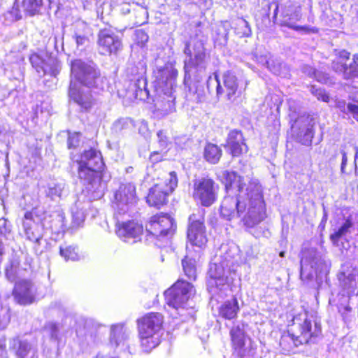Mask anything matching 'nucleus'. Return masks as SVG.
I'll return each instance as SVG.
<instances>
[{
  "label": "nucleus",
  "mask_w": 358,
  "mask_h": 358,
  "mask_svg": "<svg viewBox=\"0 0 358 358\" xmlns=\"http://www.w3.org/2000/svg\"><path fill=\"white\" fill-rule=\"evenodd\" d=\"M224 147L233 157H239L248 150L243 134L238 129H232L229 132Z\"/></svg>",
  "instance_id": "b1692460"
},
{
  "label": "nucleus",
  "mask_w": 358,
  "mask_h": 358,
  "mask_svg": "<svg viewBox=\"0 0 358 358\" xmlns=\"http://www.w3.org/2000/svg\"><path fill=\"white\" fill-rule=\"evenodd\" d=\"M125 331L122 324H115L111 327L110 341L115 347L119 346L126 339Z\"/></svg>",
  "instance_id": "4c0bfd02"
},
{
  "label": "nucleus",
  "mask_w": 358,
  "mask_h": 358,
  "mask_svg": "<svg viewBox=\"0 0 358 358\" xmlns=\"http://www.w3.org/2000/svg\"><path fill=\"white\" fill-rule=\"evenodd\" d=\"M80 142L79 134L77 133L70 134L68 138V148H74L78 146Z\"/></svg>",
  "instance_id": "5fc2aeb1"
},
{
  "label": "nucleus",
  "mask_w": 358,
  "mask_h": 358,
  "mask_svg": "<svg viewBox=\"0 0 358 358\" xmlns=\"http://www.w3.org/2000/svg\"><path fill=\"white\" fill-rule=\"evenodd\" d=\"M75 28L73 38L76 41L77 48L83 49L89 42L88 38L82 31L86 28V24L83 22H78L75 24Z\"/></svg>",
  "instance_id": "e433bc0d"
},
{
  "label": "nucleus",
  "mask_w": 358,
  "mask_h": 358,
  "mask_svg": "<svg viewBox=\"0 0 358 358\" xmlns=\"http://www.w3.org/2000/svg\"><path fill=\"white\" fill-rule=\"evenodd\" d=\"M36 291V287L31 281L23 280L16 282L13 293L19 303L26 305L34 302Z\"/></svg>",
  "instance_id": "5701e85b"
},
{
  "label": "nucleus",
  "mask_w": 358,
  "mask_h": 358,
  "mask_svg": "<svg viewBox=\"0 0 358 358\" xmlns=\"http://www.w3.org/2000/svg\"><path fill=\"white\" fill-rule=\"evenodd\" d=\"M161 155L158 152H153L150 156V159L152 162H157L161 160Z\"/></svg>",
  "instance_id": "69168bd1"
},
{
  "label": "nucleus",
  "mask_w": 358,
  "mask_h": 358,
  "mask_svg": "<svg viewBox=\"0 0 358 358\" xmlns=\"http://www.w3.org/2000/svg\"><path fill=\"white\" fill-rule=\"evenodd\" d=\"M29 62L39 76L50 75L56 77L60 70L58 60L45 52L31 54Z\"/></svg>",
  "instance_id": "2eb2a0df"
},
{
  "label": "nucleus",
  "mask_w": 358,
  "mask_h": 358,
  "mask_svg": "<svg viewBox=\"0 0 358 358\" xmlns=\"http://www.w3.org/2000/svg\"><path fill=\"white\" fill-rule=\"evenodd\" d=\"M78 164L79 178L87 185L86 189L90 199H101L105 192L106 183L101 174L104 164L101 152L94 148L85 150L78 159H73Z\"/></svg>",
  "instance_id": "20e7f679"
},
{
  "label": "nucleus",
  "mask_w": 358,
  "mask_h": 358,
  "mask_svg": "<svg viewBox=\"0 0 358 358\" xmlns=\"http://www.w3.org/2000/svg\"><path fill=\"white\" fill-rule=\"evenodd\" d=\"M222 155L221 148L213 143H208L205 146L203 156L205 159L213 164H217Z\"/></svg>",
  "instance_id": "72a5a7b5"
},
{
  "label": "nucleus",
  "mask_w": 358,
  "mask_h": 358,
  "mask_svg": "<svg viewBox=\"0 0 358 358\" xmlns=\"http://www.w3.org/2000/svg\"><path fill=\"white\" fill-rule=\"evenodd\" d=\"M329 269V263L320 252L315 248L302 251L300 277L303 281L312 280L315 276L322 278L327 274Z\"/></svg>",
  "instance_id": "6e6552de"
},
{
  "label": "nucleus",
  "mask_w": 358,
  "mask_h": 358,
  "mask_svg": "<svg viewBox=\"0 0 358 358\" xmlns=\"http://www.w3.org/2000/svg\"><path fill=\"white\" fill-rule=\"evenodd\" d=\"M301 71L305 75L313 78L316 70L309 65H303L301 67Z\"/></svg>",
  "instance_id": "13d9d810"
},
{
  "label": "nucleus",
  "mask_w": 358,
  "mask_h": 358,
  "mask_svg": "<svg viewBox=\"0 0 358 358\" xmlns=\"http://www.w3.org/2000/svg\"><path fill=\"white\" fill-rule=\"evenodd\" d=\"M338 278L343 294H346L348 297L358 295V268L345 264L342 266Z\"/></svg>",
  "instance_id": "a211bd4d"
},
{
  "label": "nucleus",
  "mask_w": 358,
  "mask_h": 358,
  "mask_svg": "<svg viewBox=\"0 0 358 358\" xmlns=\"http://www.w3.org/2000/svg\"><path fill=\"white\" fill-rule=\"evenodd\" d=\"M189 222L187 234V240L192 245L201 248L207 241L203 224L199 220L194 221L193 215L189 217Z\"/></svg>",
  "instance_id": "393cba45"
},
{
  "label": "nucleus",
  "mask_w": 358,
  "mask_h": 358,
  "mask_svg": "<svg viewBox=\"0 0 358 358\" xmlns=\"http://www.w3.org/2000/svg\"><path fill=\"white\" fill-rule=\"evenodd\" d=\"M157 136L159 146L162 148H166L169 143V138L166 134L164 132V131L160 130L157 132Z\"/></svg>",
  "instance_id": "864d4df0"
},
{
  "label": "nucleus",
  "mask_w": 358,
  "mask_h": 358,
  "mask_svg": "<svg viewBox=\"0 0 358 358\" xmlns=\"http://www.w3.org/2000/svg\"><path fill=\"white\" fill-rule=\"evenodd\" d=\"M98 45L101 54H116L122 49V41L111 29H103L98 34Z\"/></svg>",
  "instance_id": "6ab92c4d"
},
{
  "label": "nucleus",
  "mask_w": 358,
  "mask_h": 358,
  "mask_svg": "<svg viewBox=\"0 0 358 358\" xmlns=\"http://www.w3.org/2000/svg\"><path fill=\"white\" fill-rule=\"evenodd\" d=\"M65 183L62 181L52 180L43 187L47 197L52 200L61 199L65 192Z\"/></svg>",
  "instance_id": "c756f323"
},
{
  "label": "nucleus",
  "mask_w": 358,
  "mask_h": 358,
  "mask_svg": "<svg viewBox=\"0 0 358 358\" xmlns=\"http://www.w3.org/2000/svg\"><path fill=\"white\" fill-rule=\"evenodd\" d=\"M137 202L136 187L132 183L121 184L114 194V207L119 214L127 213Z\"/></svg>",
  "instance_id": "dca6fc26"
},
{
  "label": "nucleus",
  "mask_w": 358,
  "mask_h": 358,
  "mask_svg": "<svg viewBox=\"0 0 358 358\" xmlns=\"http://www.w3.org/2000/svg\"><path fill=\"white\" fill-rule=\"evenodd\" d=\"M44 209L35 206L24 215L22 226L26 238L34 243L40 244L45 229L42 222L44 220Z\"/></svg>",
  "instance_id": "f8f14e48"
},
{
  "label": "nucleus",
  "mask_w": 358,
  "mask_h": 358,
  "mask_svg": "<svg viewBox=\"0 0 358 358\" xmlns=\"http://www.w3.org/2000/svg\"><path fill=\"white\" fill-rule=\"evenodd\" d=\"M353 223L351 220L346 219L334 233L331 234L330 238L334 244L337 245L340 238L345 236L348 233L350 232V229L352 227Z\"/></svg>",
  "instance_id": "ea45409f"
},
{
  "label": "nucleus",
  "mask_w": 358,
  "mask_h": 358,
  "mask_svg": "<svg viewBox=\"0 0 358 358\" xmlns=\"http://www.w3.org/2000/svg\"><path fill=\"white\" fill-rule=\"evenodd\" d=\"M350 52L345 50H340L337 54L338 57L343 59H348L350 57Z\"/></svg>",
  "instance_id": "0e129e2a"
},
{
  "label": "nucleus",
  "mask_w": 358,
  "mask_h": 358,
  "mask_svg": "<svg viewBox=\"0 0 358 358\" xmlns=\"http://www.w3.org/2000/svg\"><path fill=\"white\" fill-rule=\"evenodd\" d=\"M132 127L133 122L130 118H120L113 123L112 129L115 133H122Z\"/></svg>",
  "instance_id": "49530a36"
},
{
  "label": "nucleus",
  "mask_w": 358,
  "mask_h": 358,
  "mask_svg": "<svg viewBox=\"0 0 358 358\" xmlns=\"http://www.w3.org/2000/svg\"><path fill=\"white\" fill-rule=\"evenodd\" d=\"M182 266L185 275L189 279L195 280L196 278V267L194 259L185 257L182 261Z\"/></svg>",
  "instance_id": "79ce46f5"
},
{
  "label": "nucleus",
  "mask_w": 358,
  "mask_h": 358,
  "mask_svg": "<svg viewBox=\"0 0 358 358\" xmlns=\"http://www.w3.org/2000/svg\"><path fill=\"white\" fill-rule=\"evenodd\" d=\"M355 173L358 175V150H357L355 155Z\"/></svg>",
  "instance_id": "774afa93"
},
{
  "label": "nucleus",
  "mask_w": 358,
  "mask_h": 358,
  "mask_svg": "<svg viewBox=\"0 0 358 358\" xmlns=\"http://www.w3.org/2000/svg\"><path fill=\"white\" fill-rule=\"evenodd\" d=\"M20 273V261L17 258L10 259L5 267V276L6 279L10 282H15Z\"/></svg>",
  "instance_id": "f704fd0d"
},
{
  "label": "nucleus",
  "mask_w": 358,
  "mask_h": 358,
  "mask_svg": "<svg viewBox=\"0 0 358 358\" xmlns=\"http://www.w3.org/2000/svg\"><path fill=\"white\" fill-rule=\"evenodd\" d=\"M71 71L72 79L82 85L88 88L103 89V78L94 62L76 59L71 62Z\"/></svg>",
  "instance_id": "9d476101"
},
{
  "label": "nucleus",
  "mask_w": 358,
  "mask_h": 358,
  "mask_svg": "<svg viewBox=\"0 0 358 358\" xmlns=\"http://www.w3.org/2000/svg\"><path fill=\"white\" fill-rule=\"evenodd\" d=\"M206 87L210 94L214 90L218 99H223L229 102H234L241 94L238 87L237 77L231 71H227L222 76V83L216 73L210 76L206 81Z\"/></svg>",
  "instance_id": "1a4fd4ad"
},
{
  "label": "nucleus",
  "mask_w": 358,
  "mask_h": 358,
  "mask_svg": "<svg viewBox=\"0 0 358 358\" xmlns=\"http://www.w3.org/2000/svg\"><path fill=\"white\" fill-rule=\"evenodd\" d=\"M23 199L25 201V202H27L29 206H34L37 203V198L33 199H31V201L29 199H31V196L29 194H25L23 196Z\"/></svg>",
  "instance_id": "e2e57ef3"
},
{
  "label": "nucleus",
  "mask_w": 358,
  "mask_h": 358,
  "mask_svg": "<svg viewBox=\"0 0 358 358\" xmlns=\"http://www.w3.org/2000/svg\"><path fill=\"white\" fill-rule=\"evenodd\" d=\"M9 345L15 350L17 358H38L37 346L33 343L14 338L10 341Z\"/></svg>",
  "instance_id": "a878e982"
},
{
  "label": "nucleus",
  "mask_w": 358,
  "mask_h": 358,
  "mask_svg": "<svg viewBox=\"0 0 358 358\" xmlns=\"http://www.w3.org/2000/svg\"><path fill=\"white\" fill-rule=\"evenodd\" d=\"M41 5L38 0H23L22 7L26 13L30 15H34L38 12Z\"/></svg>",
  "instance_id": "de8ad7c7"
},
{
  "label": "nucleus",
  "mask_w": 358,
  "mask_h": 358,
  "mask_svg": "<svg viewBox=\"0 0 358 358\" xmlns=\"http://www.w3.org/2000/svg\"><path fill=\"white\" fill-rule=\"evenodd\" d=\"M133 14L135 17L134 25L141 26L145 23L148 20V13L145 8L138 4L133 3Z\"/></svg>",
  "instance_id": "37998d69"
},
{
  "label": "nucleus",
  "mask_w": 358,
  "mask_h": 358,
  "mask_svg": "<svg viewBox=\"0 0 358 358\" xmlns=\"http://www.w3.org/2000/svg\"><path fill=\"white\" fill-rule=\"evenodd\" d=\"M321 333L320 320L303 310L293 317L289 330L281 336L280 345L285 352H289L296 347L318 337Z\"/></svg>",
  "instance_id": "39448f33"
},
{
  "label": "nucleus",
  "mask_w": 358,
  "mask_h": 358,
  "mask_svg": "<svg viewBox=\"0 0 358 358\" xmlns=\"http://www.w3.org/2000/svg\"><path fill=\"white\" fill-rule=\"evenodd\" d=\"M194 294L192 285L183 280H178L164 292L166 304L177 310L192 307L189 300Z\"/></svg>",
  "instance_id": "9b49d317"
},
{
  "label": "nucleus",
  "mask_w": 358,
  "mask_h": 358,
  "mask_svg": "<svg viewBox=\"0 0 358 358\" xmlns=\"http://www.w3.org/2000/svg\"><path fill=\"white\" fill-rule=\"evenodd\" d=\"M332 69L338 73L342 74L343 78L348 80L358 76V71L355 66L350 65L348 66L338 61L332 62Z\"/></svg>",
  "instance_id": "2f4dec72"
},
{
  "label": "nucleus",
  "mask_w": 358,
  "mask_h": 358,
  "mask_svg": "<svg viewBox=\"0 0 358 358\" xmlns=\"http://www.w3.org/2000/svg\"><path fill=\"white\" fill-rule=\"evenodd\" d=\"M334 106L339 109L341 112L348 114V103L347 104L345 100L336 99L334 101Z\"/></svg>",
  "instance_id": "6e6d98bb"
},
{
  "label": "nucleus",
  "mask_w": 358,
  "mask_h": 358,
  "mask_svg": "<svg viewBox=\"0 0 358 358\" xmlns=\"http://www.w3.org/2000/svg\"><path fill=\"white\" fill-rule=\"evenodd\" d=\"M136 41L138 45L143 47L148 41V36L143 30H137L135 34Z\"/></svg>",
  "instance_id": "3c124183"
},
{
  "label": "nucleus",
  "mask_w": 358,
  "mask_h": 358,
  "mask_svg": "<svg viewBox=\"0 0 358 358\" xmlns=\"http://www.w3.org/2000/svg\"><path fill=\"white\" fill-rule=\"evenodd\" d=\"M298 141L304 145H310L314 136L315 122L309 116L299 118L295 123Z\"/></svg>",
  "instance_id": "4be33fe9"
},
{
  "label": "nucleus",
  "mask_w": 358,
  "mask_h": 358,
  "mask_svg": "<svg viewBox=\"0 0 358 358\" xmlns=\"http://www.w3.org/2000/svg\"><path fill=\"white\" fill-rule=\"evenodd\" d=\"M239 310L238 303L236 299L225 301L220 308V315L227 319H234Z\"/></svg>",
  "instance_id": "473e14b6"
},
{
  "label": "nucleus",
  "mask_w": 358,
  "mask_h": 358,
  "mask_svg": "<svg viewBox=\"0 0 358 358\" xmlns=\"http://www.w3.org/2000/svg\"><path fill=\"white\" fill-rule=\"evenodd\" d=\"M80 202L77 201L75 206L72 208V222L75 227L80 226L85 221V213L83 208L79 209Z\"/></svg>",
  "instance_id": "a18cd8bd"
},
{
  "label": "nucleus",
  "mask_w": 358,
  "mask_h": 358,
  "mask_svg": "<svg viewBox=\"0 0 358 358\" xmlns=\"http://www.w3.org/2000/svg\"><path fill=\"white\" fill-rule=\"evenodd\" d=\"M227 195L220 206V215L227 220L241 217L243 224L252 228L266 217L261 185L255 180L248 184L234 171L222 173Z\"/></svg>",
  "instance_id": "f257e3e1"
},
{
  "label": "nucleus",
  "mask_w": 358,
  "mask_h": 358,
  "mask_svg": "<svg viewBox=\"0 0 358 358\" xmlns=\"http://www.w3.org/2000/svg\"><path fill=\"white\" fill-rule=\"evenodd\" d=\"M176 222L168 214H159L152 216L146 225L147 232L158 241H167L174 234Z\"/></svg>",
  "instance_id": "4468645a"
},
{
  "label": "nucleus",
  "mask_w": 358,
  "mask_h": 358,
  "mask_svg": "<svg viewBox=\"0 0 358 358\" xmlns=\"http://www.w3.org/2000/svg\"><path fill=\"white\" fill-rule=\"evenodd\" d=\"M8 15L12 16V20L16 21L20 20L22 17L18 8L13 7L10 11L8 12Z\"/></svg>",
  "instance_id": "680f3d73"
},
{
  "label": "nucleus",
  "mask_w": 358,
  "mask_h": 358,
  "mask_svg": "<svg viewBox=\"0 0 358 358\" xmlns=\"http://www.w3.org/2000/svg\"><path fill=\"white\" fill-rule=\"evenodd\" d=\"M178 185V178L175 171L167 174L163 183H157L150 189L147 202L151 206L159 208L167 202L168 196Z\"/></svg>",
  "instance_id": "ddd939ff"
},
{
  "label": "nucleus",
  "mask_w": 358,
  "mask_h": 358,
  "mask_svg": "<svg viewBox=\"0 0 358 358\" xmlns=\"http://www.w3.org/2000/svg\"><path fill=\"white\" fill-rule=\"evenodd\" d=\"M184 53L188 57L185 60V78L186 85L190 83L189 92L192 94V100L201 102L205 99L203 81L206 79L208 61L203 44L198 41L194 45L193 50L189 43H186Z\"/></svg>",
  "instance_id": "7ed1b4c3"
},
{
  "label": "nucleus",
  "mask_w": 358,
  "mask_h": 358,
  "mask_svg": "<svg viewBox=\"0 0 358 358\" xmlns=\"http://www.w3.org/2000/svg\"><path fill=\"white\" fill-rule=\"evenodd\" d=\"M313 79H315L317 82L324 84H328L329 83H331L330 78L328 74L320 71H315Z\"/></svg>",
  "instance_id": "603ef678"
},
{
  "label": "nucleus",
  "mask_w": 358,
  "mask_h": 358,
  "mask_svg": "<svg viewBox=\"0 0 358 358\" xmlns=\"http://www.w3.org/2000/svg\"><path fill=\"white\" fill-rule=\"evenodd\" d=\"M163 316L159 313H150L137 320L138 337L143 351L150 352L160 343Z\"/></svg>",
  "instance_id": "423d86ee"
},
{
  "label": "nucleus",
  "mask_w": 358,
  "mask_h": 358,
  "mask_svg": "<svg viewBox=\"0 0 358 358\" xmlns=\"http://www.w3.org/2000/svg\"><path fill=\"white\" fill-rule=\"evenodd\" d=\"M348 111L352 115L353 117L358 122V105L349 103Z\"/></svg>",
  "instance_id": "bf43d9fd"
},
{
  "label": "nucleus",
  "mask_w": 358,
  "mask_h": 358,
  "mask_svg": "<svg viewBox=\"0 0 358 358\" xmlns=\"http://www.w3.org/2000/svg\"><path fill=\"white\" fill-rule=\"evenodd\" d=\"M231 27L234 28L235 34L239 37H248L252 34L249 23L242 17L234 20L232 22Z\"/></svg>",
  "instance_id": "c9c22d12"
},
{
  "label": "nucleus",
  "mask_w": 358,
  "mask_h": 358,
  "mask_svg": "<svg viewBox=\"0 0 358 358\" xmlns=\"http://www.w3.org/2000/svg\"><path fill=\"white\" fill-rule=\"evenodd\" d=\"M231 340L234 352L240 358H252L255 351L250 347L245 345V337L243 327L234 325L230 331Z\"/></svg>",
  "instance_id": "aec40b11"
},
{
  "label": "nucleus",
  "mask_w": 358,
  "mask_h": 358,
  "mask_svg": "<svg viewBox=\"0 0 358 358\" xmlns=\"http://www.w3.org/2000/svg\"><path fill=\"white\" fill-rule=\"evenodd\" d=\"M194 199L203 206H211L216 200L215 182L210 178H202L194 184Z\"/></svg>",
  "instance_id": "f3484780"
},
{
  "label": "nucleus",
  "mask_w": 358,
  "mask_h": 358,
  "mask_svg": "<svg viewBox=\"0 0 358 358\" xmlns=\"http://www.w3.org/2000/svg\"><path fill=\"white\" fill-rule=\"evenodd\" d=\"M266 67L275 75L286 78L289 76V69L286 64L279 59H271L266 60Z\"/></svg>",
  "instance_id": "7c9ffc66"
},
{
  "label": "nucleus",
  "mask_w": 358,
  "mask_h": 358,
  "mask_svg": "<svg viewBox=\"0 0 358 358\" xmlns=\"http://www.w3.org/2000/svg\"><path fill=\"white\" fill-rule=\"evenodd\" d=\"M311 93L317 98L318 100H322L324 102H329V96L324 90L322 88H317L315 86H311Z\"/></svg>",
  "instance_id": "8fccbe9b"
},
{
  "label": "nucleus",
  "mask_w": 358,
  "mask_h": 358,
  "mask_svg": "<svg viewBox=\"0 0 358 358\" xmlns=\"http://www.w3.org/2000/svg\"><path fill=\"white\" fill-rule=\"evenodd\" d=\"M146 65L143 61L131 69V73L134 78L131 80V90L136 99L145 100L152 97L154 106L157 110L161 111L162 115H166L175 110L174 95L176 87V78L178 71L171 62H167L163 66H157L153 74L154 91L151 94L147 88V80L145 77Z\"/></svg>",
  "instance_id": "f03ea898"
},
{
  "label": "nucleus",
  "mask_w": 358,
  "mask_h": 358,
  "mask_svg": "<svg viewBox=\"0 0 358 358\" xmlns=\"http://www.w3.org/2000/svg\"><path fill=\"white\" fill-rule=\"evenodd\" d=\"M351 310V308L349 306H345L343 308H338V311L341 314H344L345 313H349Z\"/></svg>",
  "instance_id": "338daca9"
},
{
  "label": "nucleus",
  "mask_w": 358,
  "mask_h": 358,
  "mask_svg": "<svg viewBox=\"0 0 358 358\" xmlns=\"http://www.w3.org/2000/svg\"><path fill=\"white\" fill-rule=\"evenodd\" d=\"M301 18V14L299 10H295L289 17L284 15L281 21V25L287 27L295 31H303L306 33L316 34L318 29L315 27L299 26L295 24L292 21H299Z\"/></svg>",
  "instance_id": "c85d7f7f"
},
{
  "label": "nucleus",
  "mask_w": 358,
  "mask_h": 358,
  "mask_svg": "<svg viewBox=\"0 0 358 358\" xmlns=\"http://www.w3.org/2000/svg\"><path fill=\"white\" fill-rule=\"evenodd\" d=\"M44 224L45 232L50 231L52 234H59L65 229V217L61 212L55 211L51 214H48L44 210Z\"/></svg>",
  "instance_id": "bb28decb"
},
{
  "label": "nucleus",
  "mask_w": 358,
  "mask_h": 358,
  "mask_svg": "<svg viewBox=\"0 0 358 358\" xmlns=\"http://www.w3.org/2000/svg\"><path fill=\"white\" fill-rule=\"evenodd\" d=\"M231 24L225 21L218 27L215 36H213L215 43L219 45H225L228 41L229 29Z\"/></svg>",
  "instance_id": "58836bf2"
},
{
  "label": "nucleus",
  "mask_w": 358,
  "mask_h": 358,
  "mask_svg": "<svg viewBox=\"0 0 358 358\" xmlns=\"http://www.w3.org/2000/svg\"><path fill=\"white\" fill-rule=\"evenodd\" d=\"M69 96L71 100L85 110L90 108L92 105L91 94L89 92L81 91L73 80L70 83Z\"/></svg>",
  "instance_id": "cd10ccee"
},
{
  "label": "nucleus",
  "mask_w": 358,
  "mask_h": 358,
  "mask_svg": "<svg viewBox=\"0 0 358 358\" xmlns=\"http://www.w3.org/2000/svg\"><path fill=\"white\" fill-rule=\"evenodd\" d=\"M10 321V308L0 305V329H4Z\"/></svg>",
  "instance_id": "09e8293b"
},
{
  "label": "nucleus",
  "mask_w": 358,
  "mask_h": 358,
  "mask_svg": "<svg viewBox=\"0 0 358 358\" xmlns=\"http://www.w3.org/2000/svg\"><path fill=\"white\" fill-rule=\"evenodd\" d=\"M131 8H133V4L123 3L120 5V10L122 14L126 15L130 13Z\"/></svg>",
  "instance_id": "052dcab7"
},
{
  "label": "nucleus",
  "mask_w": 358,
  "mask_h": 358,
  "mask_svg": "<svg viewBox=\"0 0 358 358\" xmlns=\"http://www.w3.org/2000/svg\"><path fill=\"white\" fill-rule=\"evenodd\" d=\"M44 331L50 336V340L59 343L61 341V334L59 324L56 322L50 321L45 323Z\"/></svg>",
  "instance_id": "c03bdc74"
},
{
  "label": "nucleus",
  "mask_w": 358,
  "mask_h": 358,
  "mask_svg": "<svg viewBox=\"0 0 358 358\" xmlns=\"http://www.w3.org/2000/svg\"><path fill=\"white\" fill-rule=\"evenodd\" d=\"M222 250L225 251L222 260L212 263L208 271V289L213 294L225 290L228 287L231 266L234 264V253L231 254L232 248L229 249V252L226 246H222Z\"/></svg>",
  "instance_id": "0eeeda50"
},
{
  "label": "nucleus",
  "mask_w": 358,
  "mask_h": 358,
  "mask_svg": "<svg viewBox=\"0 0 358 358\" xmlns=\"http://www.w3.org/2000/svg\"><path fill=\"white\" fill-rule=\"evenodd\" d=\"M341 173H345V167L348 162L347 153L344 150H341Z\"/></svg>",
  "instance_id": "4d7b16f0"
},
{
  "label": "nucleus",
  "mask_w": 358,
  "mask_h": 358,
  "mask_svg": "<svg viewBox=\"0 0 358 358\" xmlns=\"http://www.w3.org/2000/svg\"><path fill=\"white\" fill-rule=\"evenodd\" d=\"M143 231V227L135 221L118 222L117 224V235L124 242L134 243L138 240Z\"/></svg>",
  "instance_id": "412c9836"
},
{
  "label": "nucleus",
  "mask_w": 358,
  "mask_h": 358,
  "mask_svg": "<svg viewBox=\"0 0 358 358\" xmlns=\"http://www.w3.org/2000/svg\"><path fill=\"white\" fill-rule=\"evenodd\" d=\"M60 255L65 261H78L80 257L78 254V249L75 245H62L59 248Z\"/></svg>",
  "instance_id": "a19ab883"
}]
</instances>
